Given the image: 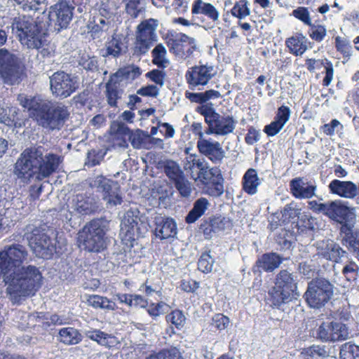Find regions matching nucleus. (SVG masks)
I'll return each mask as SVG.
<instances>
[{
  "instance_id": "61",
  "label": "nucleus",
  "mask_w": 359,
  "mask_h": 359,
  "mask_svg": "<svg viewBox=\"0 0 359 359\" xmlns=\"http://www.w3.org/2000/svg\"><path fill=\"white\" fill-rule=\"evenodd\" d=\"M229 324V318L222 313L215 314L212 318V325L219 330H225Z\"/></svg>"
},
{
  "instance_id": "5",
  "label": "nucleus",
  "mask_w": 359,
  "mask_h": 359,
  "mask_svg": "<svg viewBox=\"0 0 359 359\" xmlns=\"http://www.w3.org/2000/svg\"><path fill=\"white\" fill-rule=\"evenodd\" d=\"M53 234V229L46 224H30L25 228L22 238L37 257L50 259L55 252V241L50 237Z\"/></svg>"
},
{
  "instance_id": "24",
  "label": "nucleus",
  "mask_w": 359,
  "mask_h": 359,
  "mask_svg": "<svg viewBox=\"0 0 359 359\" xmlns=\"http://www.w3.org/2000/svg\"><path fill=\"white\" fill-rule=\"evenodd\" d=\"M297 277L293 273L286 269L281 270L276 275L275 285L280 289L287 291L288 293L294 296H299L297 290Z\"/></svg>"
},
{
  "instance_id": "40",
  "label": "nucleus",
  "mask_w": 359,
  "mask_h": 359,
  "mask_svg": "<svg viewBox=\"0 0 359 359\" xmlns=\"http://www.w3.org/2000/svg\"><path fill=\"white\" fill-rule=\"evenodd\" d=\"M220 97V93L215 90H209L202 93H186V97L191 102L202 104L210 100L217 99Z\"/></svg>"
},
{
  "instance_id": "2",
  "label": "nucleus",
  "mask_w": 359,
  "mask_h": 359,
  "mask_svg": "<svg viewBox=\"0 0 359 359\" xmlns=\"http://www.w3.org/2000/svg\"><path fill=\"white\" fill-rule=\"evenodd\" d=\"M17 100L22 107L32 111L39 126L48 131L60 130L69 115L67 107L65 105H53L39 96L32 97L20 94Z\"/></svg>"
},
{
  "instance_id": "46",
  "label": "nucleus",
  "mask_w": 359,
  "mask_h": 359,
  "mask_svg": "<svg viewBox=\"0 0 359 359\" xmlns=\"http://www.w3.org/2000/svg\"><path fill=\"white\" fill-rule=\"evenodd\" d=\"M301 214V208H299L297 203L292 201L283 208L281 210L282 219L283 222L288 223L292 219L299 217Z\"/></svg>"
},
{
  "instance_id": "18",
  "label": "nucleus",
  "mask_w": 359,
  "mask_h": 359,
  "mask_svg": "<svg viewBox=\"0 0 359 359\" xmlns=\"http://www.w3.org/2000/svg\"><path fill=\"white\" fill-rule=\"evenodd\" d=\"M347 203L341 200L327 201L325 215L341 224L351 221L355 217L354 208L348 207Z\"/></svg>"
},
{
  "instance_id": "8",
  "label": "nucleus",
  "mask_w": 359,
  "mask_h": 359,
  "mask_svg": "<svg viewBox=\"0 0 359 359\" xmlns=\"http://www.w3.org/2000/svg\"><path fill=\"white\" fill-rule=\"evenodd\" d=\"M23 74L20 60L15 54L5 48L0 49V75L4 83H19Z\"/></svg>"
},
{
  "instance_id": "51",
  "label": "nucleus",
  "mask_w": 359,
  "mask_h": 359,
  "mask_svg": "<svg viewBox=\"0 0 359 359\" xmlns=\"http://www.w3.org/2000/svg\"><path fill=\"white\" fill-rule=\"evenodd\" d=\"M249 3L247 0L237 1L231 9V14L239 19L245 18L250 14L248 7Z\"/></svg>"
},
{
  "instance_id": "59",
  "label": "nucleus",
  "mask_w": 359,
  "mask_h": 359,
  "mask_svg": "<svg viewBox=\"0 0 359 359\" xmlns=\"http://www.w3.org/2000/svg\"><path fill=\"white\" fill-rule=\"evenodd\" d=\"M106 151L102 149L91 150L88 153L86 165L90 167L99 165L103 160Z\"/></svg>"
},
{
  "instance_id": "50",
  "label": "nucleus",
  "mask_w": 359,
  "mask_h": 359,
  "mask_svg": "<svg viewBox=\"0 0 359 359\" xmlns=\"http://www.w3.org/2000/svg\"><path fill=\"white\" fill-rule=\"evenodd\" d=\"M210 251L202 253L198 261V269L203 273H208L212 271L215 259L210 255Z\"/></svg>"
},
{
  "instance_id": "55",
  "label": "nucleus",
  "mask_w": 359,
  "mask_h": 359,
  "mask_svg": "<svg viewBox=\"0 0 359 359\" xmlns=\"http://www.w3.org/2000/svg\"><path fill=\"white\" fill-rule=\"evenodd\" d=\"M166 320L180 330L184 327L186 317L182 311L175 310L166 316Z\"/></svg>"
},
{
  "instance_id": "27",
  "label": "nucleus",
  "mask_w": 359,
  "mask_h": 359,
  "mask_svg": "<svg viewBox=\"0 0 359 359\" xmlns=\"http://www.w3.org/2000/svg\"><path fill=\"white\" fill-rule=\"evenodd\" d=\"M210 123L216 135L224 136L233 132L237 121L231 116H221L218 114Z\"/></svg>"
},
{
  "instance_id": "57",
  "label": "nucleus",
  "mask_w": 359,
  "mask_h": 359,
  "mask_svg": "<svg viewBox=\"0 0 359 359\" xmlns=\"http://www.w3.org/2000/svg\"><path fill=\"white\" fill-rule=\"evenodd\" d=\"M196 110L204 116L205 122H210L215 118V116L218 114L213 108V104L208 102L197 107Z\"/></svg>"
},
{
  "instance_id": "23",
  "label": "nucleus",
  "mask_w": 359,
  "mask_h": 359,
  "mask_svg": "<svg viewBox=\"0 0 359 359\" xmlns=\"http://www.w3.org/2000/svg\"><path fill=\"white\" fill-rule=\"evenodd\" d=\"M290 109L288 107L281 106L278 109L274 121L264 127V131L269 136H274L278 134L289 121Z\"/></svg>"
},
{
  "instance_id": "26",
  "label": "nucleus",
  "mask_w": 359,
  "mask_h": 359,
  "mask_svg": "<svg viewBox=\"0 0 359 359\" xmlns=\"http://www.w3.org/2000/svg\"><path fill=\"white\" fill-rule=\"evenodd\" d=\"M140 219L137 214L133 210L127 211L123 216L121 222V233L128 238H133L139 233L138 226Z\"/></svg>"
},
{
  "instance_id": "15",
  "label": "nucleus",
  "mask_w": 359,
  "mask_h": 359,
  "mask_svg": "<svg viewBox=\"0 0 359 359\" xmlns=\"http://www.w3.org/2000/svg\"><path fill=\"white\" fill-rule=\"evenodd\" d=\"M74 7L67 1H61L51 6L49 15L50 21L54 22V28L58 32L67 29L72 21Z\"/></svg>"
},
{
  "instance_id": "4",
  "label": "nucleus",
  "mask_w": 359,
  "mask_h": 359,
  "mask_svg": "<svg viewBox=\"0 0 359 359\" xmlns=\"http://www.w3.org/2000/svg\"><path fill=\"white\" fill-rule=\"evenodd\" d=\"M8 277L7 292L15 302H18L21 297L34 294L41 285L42 275L33 265L17 268L11 271Z\"/></svg>"
},
{
  "instance_id": "22",
  "label": "nucleus",
  "mask_w": 359,
  "mask_h": 359,
  "mask_svg": "<svg viewBox=\"0 0 359 359\" xmlns=\"http://www.w3.org/2000/svg\"><path fill=\"white\" fill-rule=\"evenodd\" d=\"M285 259L284 257L275 252L265 253L257 259L252 270L255 273H260L262 271L272 272L278 268Z\"/></svg>"
},
{
  "instance_id": "12",
  "label": "nucleus",
  "mask_w": 359,
  "mask_h": 359,
  "mask_svg": "<svg viewBox=\"0 0 359 359\" xmlns=\"http://www.w3.org/2000/svg\"><path fill=\"white\" fill-rule=\"evenodd\" d=\"M0 257L10 271L24 266L32 259L27 248L20 243H13L4 247Z\"/></svg>"
},
{
  "instance_id": "31",
  "label": "nucleus",
  "mask_w": 359,
  "mask_h": 359,
  "mask_svg": "<svg viewBox=\"0 0 359 359\" xmlns=\"http://www.w3.org/2000/svg\"><path fill=\"white\" fill-rule=\"evenodd\" d=\"M127 46L123 41L122 36L115 34L112 36L111 39L105 43L104 53L102 54L103 57L112 56L113 57H118L123 53H126Z\"/></svg>"
},
{
  "instance_id": "25",
  "label": "nucleus",
  "mask_w": 359,
  "mask_h": 359,
  "mask_svg": "<svg viewBox=\"0 0 359 359\" xmlns=\"http://www.w3.org/2000/svg\"><path fill=\"white\" fill-rule=\"evenodd\" d=\"M328 187L332 194L348 199L355 198V193L358 191L357 184L351 181L334 180L329 184Z\"/></svg>"
},
{
  "instance_id": "52",
  "label": "nucleus",
  "mask_w": 359,
  "mask_h": 359,
  "mask_svg": "<svg viewBox=\"0 0 359 359\" xmlns=\"http://www.w3.org/2000/svg\"><path fill=\"white\" fill-rule=\"evenodd\" d=\"M146 4L144 0L126 4V11L133 18H137L145 11Z\"/></svg>"
},
{
  "instance_id": "38",
  "label": "nucleus",
  "mask_w": 359,
  "mask_h": 359,
  "mask_svg": "<svg viewBox=\"0 0 359 359\" xmlns=\"http://www.w3.org/2000/svg\"><path fill=\"white\" fill-rule=\"evenodd\" d=\"M103 200L110 206H116L122 203L120 186L117 182H114L102 195Z\"/></svg>"
},
{
  "instance_id": "35",
  "label": "nucleus",
  "mask_w": 359,
  "mask_h": 359,
  "mask_svg": "<svg viewBox=\"0 0 359 359\" xmlns=\"http://www.w3.org/2000/svg\"><path fill=\"white\" fill-rule=\"evenodd\" d=\"M209 206L210 203L207 198H199L194 203L193 208L185 217V222L187 224L194 223L205 214Z\"/></svg>"
},
{
  "instance_id": "11",
  "label": "nucleus",
  "mask_w": 359,
  "mask_h": 359,
  "mask_svg": "<svg viewBox=\"0 0 359 359\" xmlns=\"http://www.w3.org/2000/svg\"><path fill=\"white\" fill-rule=\"evenodd\" d=\"M50 86L54 96L65 99L79 88V82L76 76L65 72H57L50 77Z\"/></svg>"
},
{
  "instance_id": "37",
  "label": "nucleus",
  "mask_w": 359,
  "mask_h": 359,
  "mask_svg": "<svg viewBox=\"0 0 359 359\" xmlns=\"http://www.w3.org/2000/svg\"><path fill=\"white\" fill-rule=\"evenodd\" d=\"M290 52L295 55H302L307 49V39L302 34H297L285 41Z\"/></svg>"
},
{
  "instance_id": "21",
  "label": "nucleus",
  "mask_w": 359,
  "mask_h": 359,
  "mask_svg": "<svg viewBox=\"0 0 359 359\" xmlns=\"http://www.w3.org/2000/svg\"><path fill=\"white\" fill-rule=\"evenodd\" d=\"M72 208L80 215H86L97 211L98 205L91 195L79 194L72 199Z\"/></svg>"
},
{
  "instance_id": "6",
  "label": "nucleus",
  "mask_w": 359,
  "mask_h": 359,
  "mask_svg": "<svg viewBox=\"0 0 359 359\" xmlns=\"http://www.w3.org/2000/svg\"><path fill=\"white\" fill-rule=\"evenodd\" d=\"M107 224L102 219H93L78 233V242L88 252H100L107 248Z\"/></svg>"
},
{
  "instance_id": "32",
  "label": "nucleus",
  "mask_w": 359,
  "mask_h": 359,
  "mask_svg": "<svg viewBox=\"0 0 359 359\" xmlns=\"http://www.w3.org/2000/svg\"><path fill=\"white\" fill-rule=\"evenodd\" d=\"M262 180L258 177L257 172L254 168L248 169L243 177V189L250 195H255L258 191V187Z\"/></svg>"
},
{
  "instance_id": "16",
  "label": "nucleus",
  "mask_w": 359,
  "mask_h": 359,
  "mask_svg": "<svg viewBox=\"0 0 359 359\" xmlns=\"http://www.w3.org/2000/svg\"><path fill=\"white\" fill-rule=\"evenodd\" d=\"M216 74L217 71L212 65H196L187 72L186 79L194 89L198 86L206 85Z\"/></svg>"
},
{
  "instance_id": "20",
  "label": "nucleus",
  "mask_w": 359,
  "mask_h": 359,
  "mask_svg": "<svg viewBox=\"0 0 359 359\" xmlns=\"http://www.w3.org/2000/svg\"><path fill=\"white\" fill-rule=\"evenodd\" d=\"M315 182L304 177H296L290 182V192L296 198L309 199L316 195Z\"/></svg>"
},
{
  "instance_id": "7",
  "label": "nucleus",
  "mask_w": 359,
  "mask_h": 359,
  "mask_svg": "<svg viewBox=\"0 0 359 359\" xmlns=\"http://www.w3.org/2000/svg\"><path fill=\"white\" fill-rule=\"evenodd\" d=\"M334 285L325 278H316L308 283L304 298L313 309H321L332 298Z\"/></svg>"
},
{
  "instance_id": "28",
  "label": "nucleus",
  "mask_w": 359,
  "mask_h": 359,
  "mask_svg": "<svg viewBox=\"0 0 359 359\" xmlns=\"http://www.w3.org/2000/svg\"><path fill=\"white\" fill-rule=\"evenodd\" d=\"M156 224V236L161 240L174 238L177 233V224L172 218H161Z\"/></svg>"
},
{
  "instance_id": "10",
  "label": "nucleus",
  "mask_w": 359,
  "mask_h": 359,
  "mask_svg": "<svg viewBox=\"0 0 359 359\" xmlns=\"http://www.w3.org/2000/svg\"><path fill=\"white\" fill-rule=\"evenodd\" d=\"M158 25L156 20L150 18L142 21L137 26L134 47L135 53L142 55L148 52L153 42L156 41V30Z\"/></svg>"
},
{
  "instance_id": "1",
  "label": "nucleus",
  "mask_w": 359,
  "mask_h": 359,
  "mask_svg": "<svg viewBox=\"0 0 359 359\" xmlns=\"http://www.w3.org/2000/svg\"><path fill=\"white\" fill-rule=\"evenodd\" d=\"M50 145L40 142L25 148L18 158L14 175L25 184L32 180H41L55 172L62 160L49 151Z\"/></svg>"
},
{
  "instance_id": "34",
  "label": "nucleus",
  "mask_w": 359,
  "mask_h": 359,
  "mask_svg": "<svg viewBox=\"0 0 359 359\" xmlns=\"http://www.w3.org/2000/svg\"><path fill=\"white\" fill-rule=\"evenodd\" d=\"M123 90L120 88L119 81L110 77L106 83V97L108 104L111 107H117L118 100L121 99Z\"/></svg>"
},
{
  "instance_id": "13",
  "label": "nucleus",
  "mask_w": 359,
  "mask_h": 359,
  "mask_svg": "<svg viewBox=\"0 0 359 359\" xmlns=\"http://www.w3.org/2000/svg\"><path fill=\"white\" fill-rule=\"evenodd\" d=\"M348 334L346 325L339 322H323L316 330V337L323 342L346 340Z\"/></svg>"
},
{
  "instance_id": "41",
  "label": "nucleus",
  "mask_w": 359,
  "mask_h": 359,
  "mask_svg": "<svg viewBox=\"0 0 359 359\" xmlns=\"http://www.w3.org/2000/svg\"><path fill=\"white\" fill-rule=\"evenodd\" d=\"M141 74V70L138 67L134 65H129L119 69L111 77H114V80L120 79V81L123 80L133 81L137 78Z\"/></svg>"
},
{
  "instance_id": "39",
  "label": "nucleus",
  "mask_w": 359,
  "mask_h": 359,
  "mask_svg": "<svg viewBox=\"0 0 359 359\" xmlns=\"http://www.w3.org/2000/svg\"><path fill=\"white\" fill-rule=\"evenodd\" d=\"M103 200L110 206H116L122 203L120 186L117 182H114L102 195Z\"/></svg>"
},
{
  "instance_id": "63",
  "label": "nucleus",
  "mask_w": 359,
  "mask_h": 359,
  "mask_svg": "<svg viewBox=\"0 0 359 359\" xmlns=\"http://www.w3.org/2000/svg\"><path fill=\"white\" fill-rule=\"evenodd\" d=\"M343 128V125L338 120L332 119L330 123L324 124L321 127V130L325 135L333 136L335 132L339 130V128L342 130Z\"/></svg>"
},
{
  "instance_id": "60",
  "label": "nucleus",
  "mask_w": 359,
  "mask_h": 359,
  "mask_svg": "<svg viewBox=\"0 0 359 359\" xmlns=\"http://www.w3.org/2000/svg\"><path fill=\"white\" fill-rule=\"evenodd\" d=\"M309 31V36L316 42H321L327 34V29L325 26L321 25L311 24Z\"/></svg>"
},
{
  "instance_id": "9",
  "label": "nucleus",
  "mask_w": 359,
  "mask_h": 359,
  "mask_svg": "<svg viewBox=\"0 0 359 359\" xmlns=\"http://www.w3.org/2000/svg\"><path fill=\"white\" fill-rule=\"evenodd\" d=\"M193 178L199 179L205 184V191L207 194L213 196H220L224 193V178L221 170L218 168H210L205 164Z\"/></svg>"
},
{
  "instance_id": "30",
  "label": "nucleus",
  "mask_w": 359,
  "mask_h": 359,
  "mask_svg": "<svg viewBox=\"0 0 359 359\" xmlns=\"http://www.w3.org/2000/svg\"><path fill=\"white\" fill-rule=\"evenodd\" d=\"M191 13L194 15H203L214 22H217L219 19V12L215 6L202 0H195L194 1Z\"/></svg>"
},
{
  "instance_id": "58",
  "label": "nucleus",
  "mask_w": 359,
  "mask_h": 359,
  "mask_svg": "<svg viewBox=\"0 0 359 359\" xmlns=\"http://www.w3.org/2000/svg\"><path fill=\"white\" fill-rule=\"evenodd\" d=\"M146 359H180V355L176 348L163 349L157 353L150 355Z\"/></svg>"
},
{
  "instance_id": "53",
  "label": "nucleus",
  "mask_w": 359,
  "mask_h": 359,
  "mask_svg": "<svg viewBox=\"0 0 359 359\" xmlns=\"http://www.w3.org/2000/svg\"><path fill=\"white\" fill-rule=\"evenodd\" d=\"M330 348L326 346L313 345L305 350V354L311 358H326L330 356Z\"/></svg>"
},
{
  "instance_id": "14",
  "label": "nucleus",
  "mask_w": 359,
  "mask_h": 359,
  "mask_svg": "<svg viewBox=\"0 0 359 359\" xmlns=\"http://www.w3.org/2000/svg\"><path fill=\"white\" fill-rule=\"evenodd\" d=\"M167 46L170 53L183 60L192 55L196 48L195 39L182 33L176 34L175 36L168 39Z\"/></svg>"
},
{
  "instance_id": "54",
  "label": "nucleus",
  "mask_w": 359,
  "mask_h": 359,
  "mask_svg": "<svg viewBox=\"0 0 359 359\" xmlns=\"http://www.w3.org/2000/svg\"><path fill=\"white\" fill-rule=\"evenodd\" d=\"M175 188L179 191L181 196L189 198L192 192L191 183L185 176L173 182Z\"/></svg>"
},
{
  "instance_id": "42",
  "label": "nucleus",
  "mask_w": 359,
  "mask_h": 359,
  "mask_svg": "<svg viewBox=\"0 0 359 359\" xmlns=\"http://www.w3.org/2000/svg\"><path fill=\"white\" fill-rule=\"evenodd\" d=\"M166 55L165 47L162 43H158L151 51L152 62L159 68H165L170 63Z\"/></svg>"
},
{
  "instance_id": "29",
  "label": "nucleus",
  "mask_w": 359,
  "mask_h": 359,
  "mask_svg": "<svg viewBox=\"0 0 359 359\" xmlns=\"http://www.w3.org/2000/svg\"><path fill=\"white\" fill-rule=\"evenodd\" d=\"M293 297L287 291L278 288L274 285L269 290L266 300L270 306L279 308L281 305L290 302Z\"/></svg>"
},
{
  "instance_id": "17",
  "label": "nucleus",
  "mask_w": 359,
  "mask_h": 359,
  "mask_svg": "<svg viewBox=\"0 0 359 359\" xmlns=\"http://www.w3.org/2000/svg\"><path fill=\"white\" fill-rule=\"evenodd\" d=\"M316 246L319 257L334 263L341 262L343 258L348 257V253L332 240L318 241Z\"/></svg>"
},
{
  "instance_id": "44",
  "label": "nucleus",
  "mask_w": 359,
  "mask_h": 359,
  "mask_svg": "<svg viewBox=\"0 0 359 359\" xmlns=\"http://www.w3.org/2000/svg\"><path fill=\"white\" fill-rule=\"evenodd\" d=\"M88 306L95 309H103L114 311L116 309L115 303L109 301L107 297L100 295H90L87 298Z\"/></svg>"
},
{
  "instance_id": "62",
  "label": "nucleus",
  "mask_w": 359,
  "mask_h": 359,
  "mask_svg": "<svg viewBox=\"0 0 359 359\" xmlns=\"http://www.w3.org/2000/svg\"><path fill=\"white\" fill-rule=\"evenodd\" d=\"M293 15L305 25L311 26V19L307 8L299 7L292 12Z\"/></svg>"
},
{
  "instance_id": "33",
  "label": "nucleus",
  "mask_w": 359,
  "mask_h": 359,
  "mask_svg": "<svg viewBox=\"0 0 359 359\" xmlns=\"http://www.w3.org/2000/svg\"><path fill=\"white\" fill-rule=\"evenodd\" d=\"M117 132L119 133L128 134L129 140L133 147L135 149L142 148L144 139L149 137V135L147 132H144L140 129L130 131L123 123L118 124Z\"/></svg>"
},
{
  "instance_id": "45",
  "label": "nucleus",
  "mask_w": 359,
  "mask_h": 359,
  "mask_svg": "<svg viewBox=\"0 0 359 359\" xmlns=\"http://www.w3.org/2000/svg\"><path fill=\"white\" fill-rule=\"evenodd\" d=\"M311 220H313L312 217L308 219L306 222H304V225L299 226L297 241L307 244L313 239L315 227L312 225Z\"/></svg>"
},
{
  "instance_id": "19",
  "label": "nucleus",
  "mask_w": 359,
  "mask_h": 359,
  "mask_svg": "<svg viewBox=\"0 0 359 359\" xmlns=\"http://www.w3.org/2000/svg\"><path fill=\"white\" fill-rule=\"evenodd\" d=\"M197 148L201 154L215 163H220L225 157V151L221 144L211 138H198Z\"/></svg>"
},
{
  "instance_id": "47",
  "label": "nucleus",
  "mask_w": 359,
  "mask_h": 359,
  "mask_svg": "<svg viewBox=\"0 0 359 359\" xmlns=\"http://www.w3.org/2000/svg\"><path fill=\"white\" fill-rule=\"evenodd\" d=\"M89 28L94 38L100 37V34L108 29V21L102 15L95 16Z\"/></svg>"
},
{
  "instance_id": "56",
  "label": "nucleus",
  "mask_w": 359,
  "mask_h": 359,
  "mask_svg": "<svg viewBox=\"0 0 359 359\" xmlns=\"http://www.w3.org/2000/svg\"><path fill=\"white\" fill-rule=\"evenodd\" d=\"M358 271V265L354 261L348 259L342 269V273L348 280H355Z\"/></svg>"
},
{
  "instance_id": "43",
  "label": "nucleus",
  "mask_w": 359,
  "mask_h": 359,
  "mask_svg": "<svg viewBox=\"0 0 359 359\" xmlns=\"http://www.w3.org/2000/svg\"><path fill=\"white\" fill-rule=\"evenodd\" d=\"M60 341L67 344H76L81 341L82 336L79 331L74 327H65L59 332Z\"/></svg>"
},
{
  "instance_id": "3",
  "label": "nucleus",
  "mask_w": 359,
  "mask_h": 359,
  "mask_svg": "<svg viewBox=\"0 0 359 359\" xmlns=\"http://www.w3.org/2000/svg\"><path fill=\"white\" fill-rule=\"evenodd\" d=\"M48 27V18L45 14L34 19L29 15H22L13 19L12 30L20 43L29 48L39 50L46 42L45 35Z\"/></svg>"
},
{
  "instance_id": "36",
  "label": "nucleus",
  "mask_w": 359,
  "mask_h": 359,
  "mask_svg": "<svg viewBox=\"0 0 359 359\" xmlns=\"http://www.w3.org/2000/svg\"><path fill=\"white\" fill-rule=\"evenodd\" d=\"M161 164L164 173L172 183L185 176L180 164L173 160L165 159Z\"/></svg>"
},
{
  "instance_id": "64",
  "label": "nucleus",
  "mask_w": 359,
  "mask_h": 359,
  "mask_svg": "<svg viewBox=\"0 0 359 359\" xmlns=\"http://www.w3.org/2000/svg\"><path fill=\"white\" fill-rule=\"evenodd\" d=\"M165 74L159 69H153L146 74V76L157 85L163 86Z\"/></svg>"
},
{
  "instance_id": "49",
  "label": "nucleus",
  "mask_w": 359,
  "mask_h": 359,
  "mask_svg": "<svg viewBox=\"0 0 359 359\" xmlns=\"http://www.w3.org/2000/svg\"><path fill=\"white\" fill-rule=\"evenodd\" d=\"M114 182L102 175H98L90 182V187L96 189L97 191L101 193L102 196Z\"/></svg>"
},
{
  "instance_id": "48",
  "label": "nucleus",
  "mask_w": 359,
  "mask_h": 359,
  "mask_svg": "<svg viewBox=\"0 0 359 359\" xmlns=\"http://www.w3.org/2000/svg\"><path fill=\"white\" fill-rule=\"evenodd\" d=\"M341 359H359V346L346 342L340 348Z\"/></svg>"
}]
</instances>
